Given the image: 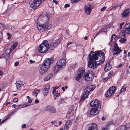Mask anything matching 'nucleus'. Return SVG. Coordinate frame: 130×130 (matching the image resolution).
Instances as JSON below:
<instances>
[{
  "mask_svg": "<svg viewBox=\"0 0 130 130\" xmlns=\"http://www.w3.org/2000/svg\"><path fill=\"white\" fill-rule=\"evenodd\" d=\"M130 12V10L129 9H125L123 12L122 14V17H125L127 16Z\"/></svg>",
  "mask_w": 130,
  "mask_h": 130,
  "instance_id": "4be33fe9",
  "label": "nucleus"
},
{
  "mask_svg": "<svg viewBox=\"0 0 130 130\" xmlns=\"http://www.w3.org/2000/svg\"><path fill=\"white\" fill-rule=\"evenodd\" d=\"M54 61L53 58L51 59L48 58L45 59L43 63L40 64L39 67L40 73L42 74L46 72L49 68L51 64L53 63Z\"/></svg>",
  "mask_w": 130,
  "mask_h": 130,
  "instance_id": "f03ea898",
  "label": "nucleus"
},
{
  "mask_svg": "<svg viewBox=\"0 0 130 130\" xmlns=\"http://www.w3.org/2000/svg\"><path fill=\"white\" fill-rule=\"evenodd\" d=\"M116 90V87L112 86L109 88L107 91L106 95L107 97H110L115 93Z\"/></svg>",
  "mask_w": 130,
  "mask_h": 130,
  "instance_id": "9b49d317",
  "label": "nucleus"
},
{
  "mask_svg": "<svg viewBox=\"0 0 130 130\" xmlns=\"http://www.w3.org/2000/svg\"><path fill=\"white\" fill-rule=\"evenodd\" d=\"M102 31H99L96 34V36H95V37L97 35H98L99 33H100Z\"/></svg>",
  "mask_w": 130,
  "mask_h": 130,
  "instance_id": "bf43d9fd",
  "label": "nucleus"
},
{
  "mask_svg": "<svg viewBox=\"0 0 130 130\" xmlns=\"http://www.w3.org/2000/svg\"><path fill=\"white\" fill-rule=\"evenodd\" d=\"M86 88L88 89V91L90 92L93 91L95 88L94 86L92 85L88 86Z\"/></svg>",
  "mask_w": 130,
  "mask_h": 130,
  "instance_id": "2f4dec72",
  "label": "nucleus"
},
{
  "mask_svg": "<svg viewBox=\"0 0 130 130\" xmlns=\"http://www.w3.org/2000/svg\"><path fill=\"white\" fill-rule=\"evenodd\" d=\"M56 87H54L53 88V91L52 92V93L53 94V95L55 94V93L56 92Z\"/></svg>",
  "mask_w": 130,
  "mask_h": 130,
  "instance_id": "ea45409f",
  "label": "nucleus"
},
{
  "mask_svg": "<svg viewBox=\"0 0 130 130\" xmlns=\"http://www.w3.org/2000/svg\"><path fill=\"white\" fill-rule=\"evenodd\" d=\"M28 101L29 103H31L32 102V100L30 99H29L28 100Z\"/></svg>",
  "mask_w": 130,
  "mask_h": 130,
  "instance_id": "13d9d810",
  "label": "nucleus"
},
{
  "mask_svg": "<svg viewBox=\"0 0 130 130\" xmlns=\"http://www.w3.org/2000/svg\"><path fill=\"white\" fill-rule=\"evenodd\" d=\"M94 75L93 72L90 71L89 73L84 75V77L85 80L87 81H91L93 79Z\"/></svg>",
  "mask_w": 130,
  "mask_h": 130,
  "instance_id": "9d476101",
  "label": "nucleus"
},
{
  "mask_svg": "<svg viewBox=\"0 0 130 130\" xmlns=\"http://www.w3.org/2000/svg\"><path fill=\"white\" fill-rule=\"evenodd\" d=\"M53 75V74L52 73H50L48 74L46 77L45 78L44 80L45 81H47L48 80H50V79L52 77Z\"/></svg>",
  "mask_w": 130,
  "mask_h": 130,
  "instance_id": "c85d7f7f",
  "label": "nucleus"
},
{
  "mask_svg": "<svg viewBox=\"0 0 130 130\" xmlns=\"http://www.w3.org/2000/svg\"><path fill=\"white\" fill-rule=\"evenodd\" d=\"M6 56V53L5 54L3 53L2 54H1L0 56V58H4Z\"/></svg>",
  "mask_w": 130,
  "mask_h": 130,
  "instance_id": "58836bf2",
  "label": "nucleus"
},
{
  "mask_svg": "<svg viewBox=\"0 0 130 130\" xmlns=\"http://www.w3.org/2000/svg\"><path fill=\"white\" fill-rule=\"evenodd\" d=\"M6 34L8 36V39H10L12 36L8 32Z\"/></svg>",
  "mask_w": 130,
  "mask_h": 130,
  "instance_id": "e433bc0d",
  "label": "nucleus"
},
{
  "mask_svg": "<svg viewBox=\"0 0 130 130\" xmlns=\"http://www.w3.org/2000/svg\"><path fill=\"white\" fill-rule=\"evenodd\" d=\"M62 89L63 91H64L65 90V88L64 87H62Z\"/></svg>",
  "mask_w": 130,
  "mask_h": 130,
  "instance_id": "338daca9",
  "label": "nucleus"
},
{
  "mask_svg": "<svg viewBox=\"0 0 130 130\" xmlns=\"http://www.w3.org/2000/svg\"><path fill=\"white\" fill-rule=\"evenodd\" d=\"M72 42H70L68 43L67 44V47L69 48H70L72 46Z\"/></svg>",
  "mask_w": 130,
  "mask_h": 130,
  "instance_id": "f704fd0d",
  "label": "nucleus"
},
{
  "mask_svg": "<svg viewBox=\"0 0 130 130\" xmlns=\"http://www.w3.org/2000/svg\"><path fill=\"white\" fill-rule=\"evenodd\" d=\"M126 90V87L124 86L122 87V88L120 92L119 93H121Z\"/></svg>",
  "mask_w": 130,
  "mask_h": 130,
  "instance_id": "c9c22d12",
  "label": "nucleus"
},
{
  "mask_svg": "<svg viewBox=\"0 0 130 130\" xmlns=\"http://www.w3.org/2000/svg\"><path fill=\"white\" fill-rule=\"evenodd\" d=\"M87 38H88L87 37V36H86L84 37V39L87 40Z\"/></svg>",
  "mask_w": 130,
  "mask_h": 130,
  "instance_id": "774afa93",
  "label": "nucleus"
},
{
  "mask_svg": "<svg viewBox=\"0 0 130 130\" xmlns=\"http://www.w3.org/2000/svg\"><path fill=\"white\" fill-rule=\"evenodd\" d=\"M122 5H117L115 6H113L112 8V9H114V10L116 9L117 8L119 7L121 8V7Z\"/></svg>",
  "mask_w": 130,
  "mask_h": 130,
  "instance_id": "72a5a7b5",
  "label": "nucleus"
},
{
  "mask_svg": "<svg viewBox=\"0 0 130 130\" xmlns=\"http://www.w3.org/2000/svg\"><path fill=\"white\" fill-rule=\"evenodd\" d=\"M124 33L128 34H130V23L126 24L123 27Z\"/></svg>",
  "mask_w": 130,
  "mask_h": 130,
  "instance_id": "f3484780",
  "label": "nucleus"
},
{
  "mask_svg": "<svg viewBox=\"0 0 130 130\" xmlns=\"http://www.w3.org/2000/svg\"><path fill=\"white\" fill-rule=\"evenodd\" d=\"M111 65L109 63H108L106 64L105 68L104 70L106 72H107L109 71L111 68Z\"/></svg>",
  "mask_w": 130,
  "mask_h": 130,
  "instance_id": "b1692460",
  "label": "nucleus"
},
{
  "mask_svg": "<svg viewBox=\"0 0 130 130\" xmlns=\"http://www.w3.org/2000/svg\"><path fill=\"white\" fill-rule=\"evenodd\" d=\"M12 106L13 107L15 108L17 106V105L16 104H13Z\"/></svg>",
  "mask_w": 130,
  "mask_h": 130,
  "instance_id": "0e129e2a",
  "label": "nucleus"
},
{
  "mask_svg": "<svg viewBox=\"0 0 130 130\" xmlns=\"http://www.w3.org/2000/svg\"><path fill=\"white\" fill-rule=\"evenodd\" d=\"M106 7H103L102 8H101V11H103L105 10V9H106Z\"/></svg>",
  "mask_w": 130,
  "mask_h": 130,
  "instance_id": "603ef678",
  "label": "nucleus"
},
{
  "mask_svg": "<svg viewBox=\"0 0 130 130\" xmlns=\"http://www.w3.org/2000/svg\"><path fill=\"white\" fill-rule=\"evenodd\" d=\"M39 91H40L39 90H36L34 92H35V93L37 94L39 93Z\"/></svg>",
  "mask_w": 130,
  "mask_h": 130,
  "instance_id": "8fccbe9b",
  "label": "nucleus"
},
{
  "mask_svg": "<svg viewBox=\"0 0 130 130\" xmlns=\"http://www.w3.org/2000/svg\"><path fill=\"white\" fill-rule=\"evenodd\" d=\"M70 6V5L68 4H66L64 6V8H66L67 7H69Z\"/></svg>",
  "mask_w": 130,
  "mask_h": 130,
  "instance_id": "a18cd8bd",
  "label": "nucleus"
},
{
  "mask_svg": "<svg viewBox=\"0 0 130 130\" xmlns=\"http://www.w3.org/2000/svg\"><path fill=\"white\" fill-rule=\"evenodd\" d=\"M38 20L40 21L43 23H48V17L47 13L46 12H43L38 18Z\"/></svg>",
  "mask_w": 130,
  "mask_h": 130,
  "instance_id": "0eeeda50",
  "label": "nucleus"
},
{
  "mask_svg": "<svg viewBox=\"0 0 130 130\" xmlns=\"http://www.w3.org/2000/svg\"><path fill=\"white\" fill-rule=\"evenodd\" d=\"M97 125L95 123H93L89 126L88 130H97Z\"/></svg>",
  "mask_w": 130,
  "mask_h": 130,
  "instance_id": "412c9836",
  "label": "nucleus"
},
{
  "mask_svg": "<svg viewBox=\"0 0 130 130\" xmlns=\"http://www.w3.org/2000/svg\"><path fill=\"white\" fill-rule=\"evenodd\" d=\"M118 37L115 34H113L111 36V41L112 43L115 42L117 40Z\"/></svg>",
  "mask_w": 130,
  "mask_h": 130,
  "instance_id": "393cba45",
  "label": "nucleus"
},
{
  "mask_svg": "<svg viewBox=\"0 0 130 130\" xmlns=\"http://www.w3.org/2000/svg\"><path fill=\"white\" fill-rule=\"evenodd\" d=\"M44 0H31L29 2L30 7L34 9H37Z\"/></svg>",
  "mask_w": 130,
  "mask_h": 130,
  "instance_id": "423d86ee",
  "label": "nucleus"
},
{
  "mask_svg": "<svg viewBox=\"0 0 130 130\" xmlns=\"http://www.w3.org/2000/svg\"><path fill=\"white\" fill-rule=\"evenodd\" d=\"M48 43L46 40H44L42 43L39 46L38 50L41 53H44L46 52L48 50Z\"/></svg>",
  "mask_w": 130,
  "mask_h": 130,
  "instance_id": "39448f33",
  "label": "nucleus"
},
{
  "mask_svg": "<svg viewBox=\"0 0 130 130\" xmlns=\"http://www.w3.org/2000/svg\"><path fill=\"white\" fill-rule=\"evenodd\" d=\"M2 72L0 70V76L3 74Z\"/></svg>",
  "mask_w": 130,
  "mask_h": 130,
  "instance_id": "e2e57ef3",
  "label": "nucleus"
},
{
  "mask_svg": "<svg viewBox=\"0 0 130 130\" xmlns=\"http://www.w3.org/2000/svg\"><path fill=\"white\" fill-rule=\"evenodd\" d=\"M85 72V70L83 68H80L78 69V75L76 78V80L78 82H80L81 81V78Z\"/></svg>",
  "mask_w": 130,
  "mask_h": 130,
  "instance_id": "ddd939ff",
  "label": "nucleus"
},
{
  "mask_svg": "<svg viewBox=\"0 0 130 130\" xmlns=\"http://www.w3.org/2000/svg\"><path fill=\"white\" fill-rule=\"evenodd\" d=\"M79 0H71V2L72 3H75L78 2Z\"/></svg>",
  "mask_w": 130,
  "mask_h": 130,
  "instance_id": "37998d69",
  "label": "nucleus"
},
{
  "mask_svg": "<svg viewBox=\"0 0 130 130\" xmlns=\"http://www.w3.org/2000/svg\"><path fill=\"white\" fill-rule=\"evenodd\" d=\"M22 83L21 82H19V81H17L15 84L17 86V89H19L21 86V84Z\"/></svg>",
  "mask_w": 130,
  "mask_h": 130,
  "instance_id": "473e14b6",
  "label": "nucleus"
},
{
  "mask_svg": "<svg viewBox=\"0 0 130 130\" xmlns=\"http://www.w3.org/2000/svg\"><path fill=\"white\" fill-rule=\"evenodd\" d=\"M50 86L49 84L46 85L45 88L43 90V93L44 95L46 96L49 93L50 90Z\"/></svg>",
  "mask_w": 130,
  "mask_h": 130,
  "instance_id": "a211bd4d",
  "label": "nucleus"
},
{
  "mask_svg": "<svg viewBox=\"0 0 130 130\" xmlns=\"http://www.w3.org/2000/svg\"><path fill=\"white\" fill-rule=\"evenodd\" d=\"M26 125L25 124H23L22 126V127L23 128H24L26 127Z\"/></svg>",
  "mask_w": 130,
  "mask_h": 130,
  "instance_id": "3c124183",
  "label": "nucleus"
},
{
  "mask_svg": "<svg viewBox=\"0 0 130 130\" xmlns=\"http://www.w3.org/2000/svg\"><path fill=\"white\" fill-rule=\"evenodd\" d=\"M100 109H98L92 108L90 111V114L92 115H95L99 113V110Z\"/></svg>",
  "mask_w": 130,
  "mask_h": 130,
  "instance_id": "6ab92c4d",
  "label": "nucleus"
},
{
  "mask_svg": "<svg viewBox=\"0 0 130 130\" xmlns=\"http://www.w3.org/2000/svg\"><path fill=\"white\" fill-rule=\"evenodd\" d=\"M90 92L86 87L84 90L83 95L80 99V101L83 102L84 101L85 99L88 98V95Z\"/></svg>",
  "mask_w": 130,
  "mask_h": 130,
  "instance_id": "dca6fc26",
  "label": "nucleus"
},
{
  "mask_svg": "<svg viewBox=\"0 0 130 130\" xmlns=\"http://www.w3.org/2000/svg\"><path fill=\"white\" fill-rule=\"evenodd\" d=\"M19 62L18 61H17L15 62V63H14V65L15 66H17L19 65Z\"/></svg>",
  "mask_w": 130,
  "mask_h": 130,
  "instance_id": "de8ad7c7",
  "label": "nucleus"
},
{
  "mask_svg": "<svg viewBox=\"0 0 130 130\" xmlns=\"http://www.w3.org/2000/svg\"><path fill=\"white\" fill-rule=\"evenodd\" d=\"M29 62L31 63H35V60H29Z\"/></svg>",
  "mask_w": 130,
  "mask_h": 130,
  "instance_id": "09e8293b",
  "label": "nucleus"
},
{
  "mask_svg": "<svg viewBox=\"0 0 130 130\" xmlns=\"http://www.w3.org/2000/svg\"><path fill=\"white\" fill-rule=\"evenodd\" d=\"M124 24V22H122L120 24V29H121L122 28V25H123Z\"/></svg>",
  "mask_w": 130,
  "mask_h": 130,
  "instance_id": "c03bdc74",
  "label": "nucleus"
},
{
  "mask_svg": "<svg viewBox=\"0 0 130 130\" xmlns=\"http://www.w3.org/2000/svg\"><path fill=\"white\" fill-rule=\"evenodd\" d=\"M90 106L92 107H94L96 109H100L101 108V105L100 102L97 99H95L91 101L90 103Z\"/></svg>",
  "mask_w": 130,
  "mask_h": 130,
  "instance_id": "1a4fd4ad",
  "label": "nucleus"
},
{
  "mask_svg": "<svg viewBox=\"0 0 130 130\" xmlns=\"http://www.w3.org/2000/svg\"><path fill=\"white\" fill-rule=\"evenodd\" d=\"M66 63V61L65 59L62 58L58 60L56 65L53 68V71L55 73L57 72L59 69L63 68L65 66Z\"/></svg>",
  "mask_w": 130,
  "mask_h": 130,
  "instance_id": "7ed1b4c3",
  "label": "nucleus"
},
{
  "mask_svg": "<svg viewBox=\"0 0 130 130\" xmlns=\"http://www.w3.org/2000/svg\"><path fill=\"white\" fill-rule=\"evenodd\" d=\"M70 111H69L68 112V113H67V117H68V115H70Z\"/></svg>",
  "mask_w": 130,
  "mask_h": 130,
  "instance_id": "052dcab7",
  "label": "nucleus"
},
{
  "mask_svg": "<svg viewBox=\"0 0 130 130\" xmlns=\"http://www.w3.org/2000/svg\"><path fill=\"white\" fill-rule=\"evenodd\" d=\"M116 130H126V126L124 125H121L117 128Z\"/></svg>",
  "mask_w": 130,
  "mask_h": 130,
  "instance_id": "7c9ffc66",
  "label": "nucleus"
},
{
  "mask_svg": "<svg viewBox=\"0 0 130 130\" xmlns=\"http://www.w3.org/2000/svg\"><path fill=\"white\" fill-rule=\"evenodd\" d=\"M71 124V122L70 121L68 120L66 122L64 128L65 129L66 128L67 129L69 127V125Z\"/></svg>",
  "mask_w": 130,
  "mask_h": 130,
  "instance_id": "c756f323",
  "label": "nucleus"
},
{
  "mask_svg": "<svg viewBox=\"0 0 130 130\" xmlns=\"http://www.w3.org/2000/svg\"><path fill=\"white\" fill-rule=\"evenodd\" d=\"M54 95L56 96L57 97H58L60 95V93H58V91H57Z\"/></svg>",
  "mask_w": 130,
  "mask_h": 130,
  "instance_id": "79ce46f5",
  "label": "nucleus"
},
{
  "mask_svg": "<svg viewBox=\"0 0 130 130\" xmlns=\"http://www.w3.org/2000/svg\"><path fill=\"white\" fill-rule=\"evenodd\" d=\"M44 111L49 112L52 113H55L56 112V109L55 107L50 105H47L43 108Z\"/></svg>",
  "mask_w": 130,
  "mask_h": 130,
  "instance_id": "6e6552de",
  "label": "nucleus"
},
{
  "mask_svg": "<svg viewBox=\"0 0 130 130\" xmlns=\"http://www.w3.org/2000/svg\"><path fill=\"white\" fill-rule=\"evenodd\" d=\"M6 51H6V56L4 59L6 61H7L10 58V54L11 52H10V51H8L7 53Z\"/></svg>",
  "mask_w": 130,
  "mask_h": 130,
  "instance_id": "a878e982",
  "label": "nucleus"
},
{
  "mask_svg": "<svg viewBox=\"0 0 130 130\" xmlns=\"http://www.w3.org/2000/svg\"><path fill=\"white\" fill-rule=\"evenodd\" d=\"M89 57L88 67L90 68H92L93 69L102 64L105 61L104 54L102 52H91Z\"/></svg>",
  "mask_w": 130,
  "mask_h": 130,
  "instance_id": "f257e3e1",
  "label": "nucleus"
},
{
  "mask_svg": "<svg viewBox=\"0 0 130 130\" xmlns=\"http://www.w3.org/2000/svg\"><path fill=\"white\" fill-rule=\"evenodd\" d=\"M92 9V5L90 3L85 5L84 7L85 13L87 15H89Z\"/></svg>",
  "mask_w": 130,
  "mask_h": 130,
  "instance_id": "2eb2a0df",
  "label": "nucleus"
},
{
  "mask_svg": "<svg viewBox=\"0 0 130 130\" xmlns=\"http://www.w3.org/2000/svg\"><path fill=\"white\" fill-rule=\"evenodd\" d=\"M114 74V72L113 71H111L108 73V76L103 79L104 82H106L111 77L113 76Z\"/></svg>",
  "mask_w": 130,
  "mask_h": 130,
  "instance_id": "aec40b11",
  "label": "nucleus"
},
{
  "mask_svg": "<svg viewBox=\"0 0 130 130\" xmlns=\"http://www.w3.org/2000/svg\"><path fill=\"white\" fill-rule=\"evenodd\" d=\"M60 86V85H59L58 86H56V89H58L59 88V87Z\"/></svg>",
  "mask_w": 130,
  "mask_h": 130,
  "instance_id": "680f3d73",
  "label": "nucleus"
},
{
  "mask_svg": "<svg viewBox=\"0 0 130 130\" xmlns=\"http://www.w3.org/2000/svg\"><path fill=\"white\" fill-rule=\"evenodd\" d=\"M18 101V99L16 98H14L13 100V102H17Z\"/></svg>",
  "mask_w": 130,
  "mask_h": 130,
  "instance_id": "49530a36",
  "label": "nucleus"
},
{
  "mask_svg": "<svg viewBox=\"0 0 130 130\" xmlns=\"http://www.w3.org/2000/svg\"><path fill=\"white\" fill-rule=\"evenodd\" d=\"M121 36H122L124 38H121L120 40V42L123 43L126 40L125 34V33L122 32Z\"/></svg>",
  "mask_w": 130,
  "mask_h": 130,
  "instance_id": "bb28decb",
  "label": "nucleus"
},
{
  "mask_svg": "<svg viewBox=\"0 0 130 130\" xmlns=\"http://www.w3.org/2000/svg\"><path fill=\"white\" fill-rule=\"evenodd\" d=\"M32 95L33 96H37V94L35 93V92H33L32 93Z\"/></svg>",
  "mask_w": 130,
  "mask_h": 130,
  "instance_id": "864d4df0",
  "label": "nucleus"
},
{
  "mask_svg": "<svg viewBox=\"0 0 130 130\" xmlns=\"http://www.w3.org/2000/svg\"><path fill=\"white\" fill-rule=\"evenodd\" d=\"M10 102H7L5 104L6 106H7L8 104H10Z\"/></svg>",
  "mask_w": 130,
  "mask_h": 130,
  "instance_id": "4d7b16f0",
  "label": "nucleus"
},
{
  "mask_svg": "<svg viewBox=\"0 0 130 130\" xmlns=\"http://www.w3.org/2000/svg\"><path fill=\"white\" fill-rule=\"evenodd\" d=\"M53 2H54L56 4H58L57 2V1H56V0H53Z\"/></svg>",
  "mask_w": 130,
  "mask_h": 130,
  "instance_id": "5fc2aeb1",
  "label": "nucleus"
},
{
  "mask_svg": "<svg viewBox=\"0 0 130 130\" xmlns=\"http://www.w3.org/2000/svg\"><path fill=\"white\" fill-rule=\"evenodd\" d=\"M52 27V25L48 23H42L41 25H37V28L38 30L40 33H43L44 32L50 29Z\"/></svg>",
  "mask_w": 130,
  "mask_h": 130,
  "instance_id": "20e7f679",
  "label": "nucleus"
},
{
  "mask_svg": "<svg viewBox=\"0 0 130 130\" xmlns=\"http://www.w3.org/2000/svg\"><path fill=\"white\" fill-rule=\"evenodd\" d=\"M18 45V43L17 42H14L12 45V47L11 48L7 50L6 52L8 53V51H10V52H12V50H13Z\"/></svg>",
  "mask_w": 130,
  "mask_h": 130,
  "instance_id": "5701e85b",
  "label": "nucleus"
},
{
  "mask_svg": "<svg viewBox=\"0 0 130 130\" xmlns=\"http://www.w3.org/2000/svg\"><path fill=\"white\" fill-rule=\"evenodd\" d=\"M60 41V40L57 39L55 40L54 42H52L48 45V50H54L57 45L59 44Z\"/></svg>",
  "mask_w": 130,
  "mask_h": 130,
  "instance_id": "4468645a",
  "label": "nucleus"
},
{
  "mask_svg": "<svg viewBox=\"0 0 130 130\" xmlns=\"http://www.w3.org/2000/svg\"><path fill=\"white\" fill-rule=\"evenodd\" d=\"M17 111V110H14L13 111L11 112L8 115V116H9V117H10L13 114H14V113Z\"/></svg>",
  "mask_w": 130,
  "mask_h": 130,
  "instance_id": "4c0bfd02",
  "label": "nucleus"
},
{
  "mask_svg": "<svg viewBox=\"0 0 130 130\" xmlns=\"http://www.w3.org/2000/svg\"><path fill=\"white\" fill-rule=\"evenodd\" d=\"M113 54V55H118L121 52L122 50L120 49L116 43L114 44L112 48Z\"/></svg>",
  "mask_w": 130,
  "mask_h": 130,
  "instance_id": "f8f14e48",
  "label": "nucleus"
},
{
  "mask_svg": "<svg viewBox=\"0 0 130 130\" xmlns=\"http://www.w3.org/2000/svg\"><path fill=\"white\" fill-rule=\"evenodd\" d=\"M35 102L36 103H38L39 102V101L37 99H36L35 101Z\"/></svg>",
  "mask_w": 130,
  "mask_h": 130,
  "instance_id": "6e6d98bb",
  "label": "nucleus"
},
{
  "mask_svg": "<svg viewBox=\"0 0 130 130\" xmlns=\"http://www.w3.org/2000/svg\"><path fill=\"white\" fill-rule=\"evenodd\" d=\"M4 27L3 24L1 23H0V30L1 31L3 29Z\"/></svg>",
  "mask_w": 130,
  "mask_h": 130,
  "instance_id": "a19ab883",
  "label": "nucleus"
},
{
  "mask_svg": "<svg viewBox=\"0 0 130 130\" xmlns=\"http://www.w3.org/2000/svg\"><path fill=\"white\" fill-rule=\"evenodd\" d=\"M127 56L128 57H130V52H129L127 54Z\"/></svg>",
  "mask_w": 130,
  "mask_h": 130,
  "instance_id": "69168bd1",
  "label": "nucleus"
},
{
  "mask_svg": "<svg viewBox=\"0 0 130 130\" xmlns=\"http://www.w3.org/2000/svg\"><path fill=\"white\" fill-rule=\"evenodd\" d=\"M112 123L111 122H108L106 124V126L103 127L102 130H108L109 128V126Z\"/></svg>",
  "mask_w": 130,
  "mask_h": 130,
  "instance_id": "cd10ccee",
  "label": "nucleus"
}]
</instances>
